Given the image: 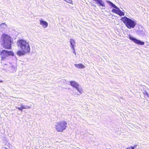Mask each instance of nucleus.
<instances>
[{"instance_id":"nucleus-1","label":"nucleus","mask_w":149,"mask_h":149,"mask_svg":"<svg viewBox=\"0 0 149 149\" xmlns=\"http://www.w3.org/2000/svg\"><path fill=\"white\" fill-rule=\"evenodd\" d=\"M12 40L13 39L10 36L6 33H3L1 38V44L5 48L10 49Z\"/></svg>"},{"instance_id":"nucleus-2","label":"nucleus","mask_w":149,"mask_h":149,"mask_svg":"<svg viewBox=\"0 0 149 149\" xmlns=\"http://www.w3.org/2000/svg\"><path fill=\"white\" fill-rule=\"evenodd\" d=\"M120 20L123 22L126 26L129 29L134 28L137 23L135 20H132L126 16L122 17Z\"/></svg>"},{"instance_id":"nucleus-3","label":"nucleus","mask_w":149,"mask_h":149,"mask_svg":"<svg viewBox=\"0 0 149 149\" xmlns=\"http://www.w3.org/2000/svg\"><path fill=\"white\" fill-rule=\"evenodd\" d=\"M17 45L19 47L25 52L29 53L30 47L29 43L23 39H19L17 42Z\"/></svg>"},{"instance_id":"nucleus-4","label":"nucleus","mask_w":149,"mask_h":149,"mask_svg":"<svg viewBox=\"0 0 149 149\" xmlns=\"http://www.w3.org/2000/svg\"><path fill=\"white\" fill-rule=\"evenodd\" d=\"M67 125V123L64 121L58 122L56 125V128L59 132H62L66 129Z\"/></svg>"},{"instance_id":"nucleus-5","label":"nucleus","mask_w":149,"mask_h":149,"mask_svg":"<svg viewBox=\"0 0 149 149\" xmlns=\"http://www.w3.org/2000/svg\"><path fill=\"white\" fill-rule=\"evenodd\" d=\"M13 55L14 54L11 51H8L5 50H3L1 52V56L2 58V60H4L6 57Z\"/></svg>"},{"instance_id":"nucleus-6","label":"nucleus","mask_w":149,"mask_h":149,"mask_svg":"<svg viewBox=\"0 0 149 149\" xmlns=\"http://www.w3.org/2000/svg\"><path fill=\"white\" fill-rule=\"evenodd\" d=\"M129 38L131 40H132L134 43L140 45H143L144 44V42H143L142 41L140 40H139L130 35L129 36Z\"/></svg>"},{"instance_id":"nucleus-7","label":"nucleus","mask_w":149,"mask_h":149,"mask_svg":"<svg viewBox=\"0 0 149 149\" xmlns=\"http://www.w3.org/2000/svg\"><path fill=\"white\" fill-rule=\"evenodd\" d=\"M70 84L72 86L75 88L80 94L81 93V90L79 87V85L78 83L74 81H72L70 82Z\"/></svg>"},{"instance_id":"nucleus-8","label":"nucleus","mask_w":149,"mask_h":149,"mask_svg":"<svg viewBox=\"0 0 149 149\" xmlns=\"http://www.w3.org/2000/svg\"><path fill=\"white\" fill-rule=\"evenodd\" d=\"M107 3L111 7L115 8V9H113L112 10V12L115 13L117 14L118 11V8L114 4L110 1H107Z\"/></svg>"},{"instance_id":"nucleus-9","label":"nucleus","mask_w":149,"mask_h":149,"mask_svg":"<svg viewBox=\"0 0 149 149\" xmlns=\"http://www.w3.org/2000/svg\"><path fill=\"white\" fill-rule=\"evenodd\" d=\"M147 33L146 31L144 29H143L141 30H138L137 32V33L140 36H146Z\"/></svg>"},{"instance_id":"nucleus-10","label":"nucleus","mask_w":149,"mask_h":149,"mask_svg":"<svg viewBox=\"0 0 149 149\" xmlns=\"http://www.w3.org/2000/svg\"><path fill=\"white\" fill-rule=\"evenodd\" d=\"M96 2V4L99 6L105 7L104 2L103 0H93Z\"/></svg>"},{"instance_id":"nucleus-11","label":"nucleus","mask_w":149,"mask_h":149,"mask_svg":"<svg viewBox=\"0 0 149 149\" xmlns=\"http://www.w3.org/2000/svg\"><path fill=\"white\" fill-rule=\"evenodd\" d=\"M20 106V107H16V108L17 109L22 111L23 109H29L30 108V107L29 106L26 105H24L22 104H21Z\"/></svg>"},{"instance_id":"nucleus-12","label":"nucleus","mask_w":149,"mask_h":149,"mask_svg":"<svg viewBox=\"0 0 149 149\" xmlns=\"http://www.w3.org/2000/svg\"><path fill=\"white\" fill-rule=\"evenodd\" d=\"M40 24L44 28H47L48 25V23L46 21H44L42 19L40 20Z\"/></svg>"},{"instance_id":"nucleus-13","label":"nucleus","mask_w":149,"mask_h":149,"mask_svg":"<svg viewBox=\"0 0 149 149\" xmlns=\"http://www.w3.org/2000/svg\"><path fill=\"white\" fill-rule=\"evenodd\" d=\"M29 53L28 52H25L23 50H19L17 52V54L19 56H22L25 55V54Z\"/></svg>"},{"instance_id":"nucleus-14","label":"nucleus","mask_w":149,"mask_h":149,"mask_svg":"<svg viewBox=\"0 0 149 149\" xmlns=\"http://www.w3.org/2000/svg\"><path fill=\"white\" fill-rule=\"evenodd\" d=\"M74 65L76 67L79 69H83L85 67L84 65H83L81 63L79 64H75Z\"/></svg>"},{"instance_id":"nucleus-15","label":"nucleus","mask_w":149,"mask_h":149,"mask_svg":"<svg viewBox=\"0 0 149 149\" xmlns=\"http://www.w3.org/2000/svg\"><path fill=\"white\" fill-rule=\"evenodd\" d=\"M118 11L117 14L119 15L120 16H124L125 15V13L124 12L122 11L119 8L118 9Z\"/></svg>"},{"instance_id":"nucleus-16","label":"nucleus","mask_w":149,"mask_h":149,"mask_svg":"<svg viewBox=\"0 0 149 149\" xmlns=\"http://www.w3.org/2000/svg\"><path fill=\"white\" fill-rule=\"evenodd\" d=\"M70 42L71 46H74V44H75V41L74 39H70Z\"/></svg>"},{"instance_id":"nucleus-17","label":"nucleus","mask_w":149,"mask_h":149,"mask_svg":"<svg viewBox=\"0 0 149 149\" xmlns=\"http://www.w3.org/2000/svg\"><path fill=\"white\" fill-rule=\"evenodd\" d=\"M143 93L144 94L145 97H148V94L146 91L143 90Z\"/></svg>"},{"instance_id":"nucleus-18","label":"nucleus","mask_w":149,"mask_h":149,"mask_svg":"<svg viewBox=\"0 0 149 149\" xmlns=\"http://www.w3.org/2000/svg\"><path fill=\"white\" fill-rule=\"evenodd\" d=\"M126 149H134V147H130L128 148H127Z\"/></svg>"},{"instance_id":"nucleus-19","label":"nucleus","mask_w":149,"mask_h":149,"mask_svg":"<svg viewBox=\"0 0 149 149\" xmlns=\"http://www.w3.org/2000/svg\"><path fill=\"white\" fill-rule=\"evenodd\" d=\"M70 47L71 49L73 50V51H74L75 50L74 46H70Z\"/></svg>"},{"instance_id":"nucleus-20","label":"nucleus","mask_w":149,"mask_h":149,"mask_svg":"<svg viewBox=\"0 0 149 149\" xmlns=\"http://www.w3.org/2000/svg\"><path fill=\"white\" fill-rule=\"evenodd\" d=\"M4 23L3 25H2L1 26H1V27L2 28H4V26H3V25H4L5 24V23Z\"/></svg>"},{"instance_id":"nucleus-21","label":"nucleus","mask_w":149,"mask_h":149,"mask_svg":"<svg viewBox=\"0 0 149 149\" xmlns=\"http://www.w3.org/2000/svg\"><path fill=\"white\" fill-rule=\"evenodd\" d=\"M73 53L75 54V55H76V52L75 51V50L74 51H73Z\"/></svg>"},{"instance_id":"nucleus-22","label":"nucleus","mask_w":149,"mask_h":149,"mask_svg":"<svg viewBox=\"0 0 149 149\" xmlns=\"http://www.w3.org/2000/svg\"><path fill=\"white\" fill-rule=\"evenodd\" d=\"M2 82H3V81H2L0 80V83Z\"/></svg>"},{"instance_id":"nucleus-23","label":"nucleus","mask_w":149,"mask_h":149,"mask_svg":"<svg viewBox=\"0 0 149 149\" xmlns=\"http://www.w3.org/2000/svg\"><path fill=\"white\" fill-rule=\"evenodd\" d=\"M4 23H2V24H0V26H1L2 25H3Z\"/></svg>"},{"instance_id":"nucleus-24","label":"nucleus","mask_w":149,"mask_h":149,"mask_svg":"<svg viewBox=\"0 0 149 149\" xmlns=\"http://www.w3.org/2000/svg\"><path fill=\"white\" fill-rule=\"evenodd\" d=\"M77 95H78L77 94ZM79 94H78V95H79Z\"/></svg>"}]
</instances>
